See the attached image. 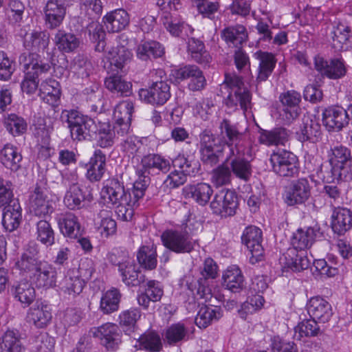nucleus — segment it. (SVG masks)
<instances>
[{"instance_id": "nucleus-49", "label": "nucleus", "mask_w": 352, "mask_h": 352, "mask_svg": "<svg viewBox=\"0 0 352 352\" xmlns=\"http://www.w3.org/2000/svg\"><path fill=\"white\" fill-rule=\"evenodd\" d=\"M221 317L220 309L217 307L203 306L195 317V323L199 328H206Z\"/></svg>"}, {"instance_id": "nucleus-41", "label": "nucleus", "mask_w": 352, "mask_h": 352, "mask_svg": "<svg viewBox=\"0 0 352 352\" xmlns=\"http://www.w3.org/2000/svg\"><path fill=\"white\" fill-rule=\"evenodd\" d=\"M122 282L128 286H138L144 282V276H140L138 269L134 260L130 258L118 269Z\"/></svg>"}, {"instance_id": "nucleus-3", "label": "nucleus", "mask_w": 352, "mask_h": 352, "mask_svg": "<svg viewBox=\"0 0 352 352\" xmlns=\"http://www.w3.org/2000/svg\"><path fill=\"white\" fill-rule=\"evenodd\" d=\"M328 160L331 165V175L322 176L326 182L351 179L352 156L350 149L342 145L333 146L328 152Z\"/></svg>"}, {"instance_id": "nucleus-38", "label": "nucleus", "mask_w": 352, "mask_h": 352, "mask_svg": "<svg viewBox=\"0 0 352 352\" xmlns=\"http://www.w3.org/2000/svg\"><path fill=\"white\" fill-rule=\"evenodd\" d=\"M319 230L317 226L297 230L292 239V249L298 251V250H304L309 248L314 243Z\"/></svg>"}, {"instance_id": "nucleus-18", "label": "nucleus", "mask_w": 352, "mask_h": 352, "mask_svg": "<svg viewBox=\"0 0 352 352\" xmlns=\"http://www.w3.org/2000/svg\"><path fill=\"white\" fill-rule=\"evenodd\" d=\"M29 201L30 211L36 216L44 217L54 210L52 201L48 197L46 190L41 186L35 187Z\"/></svg>"}, {"instance_id": "nucleus-36", "label": "nucleus", "mask_w": 352, "mask_h": 352, "mask_svg": "<svg viewBox=\"0 0 352 352\" xmlns=\"http://www.w3.org/2000/svg\"><path fill=\"white\" fill-rule=\"evenodd\" d=\"M11 293L14 298L23 307H28L36 298V291L32 283L23 280L12 285Z\"/></svg>"}, {"instance_id": "nucleus-37", "label": "nucleus", "mask_w": 352, "mask_h": 352, "mask_svg": "<svg viewBox=\"0 0 352 352\" xmlns=\"http://www.w3.org/2000/svg\"><path fill=\"white\" fill-rule=\"evenodd\" d=\"M164 53L163 45L155 41H141L135 48L136 57L143 61L162 57Z\"/></svg>"}, {"instance_id": "nucleus-12", "label": "nucleus", "mask_w": 352, "mask_h": 352, "mask_svg": "<svg viewBox=\"0 0 352 352\" xmlns=\"http://www.w3.org/2000/svg\"><path fill=\"white\" fill-rule=\"evenodd\" d=\"M101 195L106 201L112 205L120 203L126 204L131 198V194L128 193L125 190L123 184L116 178L107 179L104 183Z\"/></svg>"}, {"instance_id": "nucleus-32", "label": "nucleus", "mask_w": 352, "mask_h": 352, "mask_svg": "<svg viewBox=\"0 0 352 352\" xmlns=\"http://www.w3.org/2000/svg\"><path fill=\"white\" fill-rule=\"evenodd\" d=\"M296 134L298 140L300 142L309 141L316 143L321 138V126L317 121L311 119L309 117H305Z\"/></svg>"}, {"instance_id": "nucleus-47", "label": "nucleus", "mask_w": 352, "mask_h": 352, "mask_svg": "<svg viewBox=\"0 0 352 352\" xmlns=\"http://www.w3.org/2000/svg\"><path fill=\"white\" fill-rule=\"evenodd\" d=\"M54 43L57 48L63 53H70L77 49L80 40L72 33L58 30L54 36Z\"/></svg>"}, {"instance_id": "nucleus-45", "label": "nucleus", "mask_w": 352, "mask_h": 352, "mask_svg": "<svg viewBox=\"0 0 352 352\" xmlns=\"http://www.w3.org/2000/svg\"><path fill=\"white\" fill-rule=\"evenodd\" d=\"M221 37L229 46L238 47L246 41L248 34L243 25H236L224 28Z\"/></svg>"}, {"instance_id": "nucleus-48", "label": "nucleus", "mask_w": 352, "mask_h": 352, "mask_svg": "<svg viewBox=\"0 0 352 352\" xmlns=\"http://www.w3.org/2000/svg\"><path fill=\"white\" fill-rule=\"evenodd\" d=\"M49 36L44 32H32L27 33L24 37L23 45L30 51L45 50L49 44Z\"/></svg>"}, {"instance_id": "nucleus-17", "label": "nucleus", "mask_w": 352, "mask_h": 352, "mask_svg": "<svg viewBox=\"0 0 352 352\" xmlns=\"http://www.w3.org/2000/svg\"><path fill=\"white\" fill-rule=\"evenodd\" d=\"M242 243L247 247L252 254V262L255 258L256 261H260L263 256L264 250L261 245L262 231L256 226L247 227L241 236Z\"/></svg>"}, {"instance_id": "nucleus-63", "label": "nucleus", "mask_w": 352, "mask_h": 352, "mask_svg": "<svg viewBox=\"0 0 352 352\" xmlns=\"http://www.w3.org/2000/svg\"><path fill=\"white\" fill-rule=\"evenodd\" d=\"M96 137L98 145L102 148H106L113 145L115 133L109 123L99 122Z\"/></svg>"}, {"instance_id": "nucleus-60", "label": "nucleus", "mask_w": 352, "mask_h": 352, "mask_svg": "<svg viewBox=\"0 0 352 352\" xmlns=\"http://www.w3.org/2000/svg\"><path fill=\"white\" fill-rule=\"evenodd\" d=\"M276 65L274 57L269 53H262L260 56V63L257 80L265 81L271 75Z\"/></svg>"}, {"instance_id": "nucleus-51", "label": "nucleus", "mask_w": 352, "mask_h": 352, "mask_svg": "<svg viewBox=\"0 0 352 352\" xmlns=\"http://www.w3.org/2000/svg\"><path fill=\"white\" fill-rule=\"evenodd\" d=\"M139 264L146 270H153L157 266V251L153 245H142L137 253Z\"/></svg>"}, {"instance_id": "nucleus-30", "label": "nucleus", "mask_w": 352, "mask_h": 352, "mask_svg": "<svg viewBox=\"0 0 352 352\" xmlns=\"http://www.w3.org/2000/svg\"><path fill=\"white\" fill-rule=\"evenodd\" d=\"M60 95V85L56 80L47 79L41 84L39 96L50 106L56 107L59 104Z\"/></svg>"}, {"instance_id": "nucleus-31", "label": "nucleus", "mask_w": 352, "mask_h": 352, "mask_svg": "<svg viewBox=\"0 0 352 352\" xmlns=\"http://www.w3.org/2000/svg\"><path fill=\"white\" fill-rule=\"evenodd\" d=\"M106 171V156L100 150L96 151L87 164V178L91 182H99Z\"/></svg>"}, {"instance_id": "nucleus-15", "label": "nucleus", "mask_w": 352, "mask_h": 352, "mask_svg": "<svg viewBox=\"0 0 352 352\" xmlns=\"http://www.w3.org/2000/svg\"><path fill=\"white\" fill-rule=\"evenodd\" d=\"M90 332L94 337L98 338L101 344L108 350L116 349L120 342V331L116 324L107 322L92 328Z\"/></svg>"}, {"instance_id": "nucleus-13", "label": "nucleus", "mask_w": 352, "mask_h": 352, "mask_svg": "<svg viewBox=\"0 0 352 352\" xmlns=\"http://www.w3.org/2000/svg\"><path fill=\"white\" fill-rule=\"evenodd\" d=\"M219 129L223 141V145L228 146V153L233 155L234 152L243 150L241 142L243 139V133L239 131L237 125L232 123L228 119H223L220 124Z\"/></svg>"}, {"instance_id": "nucleus-2", "label": "nucleus", "mask_w": 352, "mask_h": 352, "mask_svg": "<svg viewBox=\"0 0 352 352\" xmlns=\"http://www.w3.org/2000/svg\"><path fill=\"white\" fill-rule=\"evenodd\" d=\"M60 119L66 123L72 138L75 141L91 140L96 138L98 124L94 119L76 109H64Z\"/></svg>"}, {"instance_id": "nucleus-6", "label": "nucleus", "mask_w": 352, "mask_h": 352, "mask_svg": "<svg viewBox=\"0 0 352 352\" xmlns=\"http://www.w3.org/2000/svg\"><path fill=\"white\" fill-rule=\"evenodd\" d=\"M272 170L283 177H293L299 173L298 160L292 152L278 150L273 152L270 157Z\"/></svg>"}, {"instance_id": "nucleus-14", "label": "nucleus", "mask_w": 352, "mask_h": 352, "mask_svg": "<svg viewBox=\"0 0 352 352\" xmlns=\"http://www.w3.org/2000/svg\"><path fill=\"white\" fill-rule=\"evenodd\" d=\"M226 162L228 163L231 173L238 179L248 182L250 180L252 174V168L250 162L244 157L243 150L234 152V154L228 153L226 158Z\"/></svg>"}, {"instance_id": "nucleus-26", "label": "nucleus", "mask_w": 352, "mask_h": 352, "mask_svg": "<svg viewBox=\"0 0 352 352\" xmlns=\"http://www.w3.org/2000/svg\"><path fill=\"white\" fill-rule=\"evenodd\" d=\"M345 109L340 107H331L322 113L324 125L330 131H340L347 125Z\"/></svg>"}, {"instance_id": "nucleus-24", "label": "nucleus", "mask_w": 352, "mask_h": 352, "mask_svg": "<svg viewBox=\"0 0 352 352\" xmlns=\"http://www.w3.org/2000/svg\"><path fill=\"white\" fill-rule=\"evenodd\" d=\"M36 53H23L19 56V63L23 65L25 73L38 80L42 74L47 72L50 69L48 63L38 59Z\"/></svg>"}, {"instance_id": "nucleus-10", "label": "nucleus", "mask_w": 352, "mask_h": 352, "mask_svg": "<svg viewBox=\"0 0 352 352\" xmlns=\"http://www.w3.org/2000/svg\"><path fill=\"white\" fill-rule=\"evenodd\" d=\"M311 186L307 178L292 181L285 192V202L289 206L304 204L311 197Z\"/></svg>"}, {"instance_id": "nucleus-21", "label": "nucleus", "mask_w": 352, "mask_h": 352, "mask_svg": "<svg viewBox=\"0 0 352 352\" xmlns=\"http://www.w3.org/2000/svg\"><path fill=\"white\" fill-rule=\"evenodd\" d=\"M73 182L67 190L63 203L69 210H78L83 207L85 201H91L93 197L91 194L85 195L77 183V175H72Z\"/></svg>"}, {"instance_id": "nucleus-62", "label": "nucleus", "mask_w": 352, "mask_h": 352, "mask_svg": "<svg viewBox=\"0 0 352 352\" xmlns=\"http://www.w3.org/2000/svg\"><path fill=\"white\" fill-rule=\"evenodd\" d=\"M36 239L46 246L54 243V232L47 221L41 220L36 224Z\"/></svg>"}, {"instance_id": "nucleus-11", "label": "nucleus", "mask_w": 352, "mask_h": 352, "mask_svg": "<svg viewBox=\"0 0 352 352\" xmlns=\"http://www.w3.org/2000/svg\"><path fill=\"white\" fill-rule=\"evenodd\" d=\"M161 239L167 249L176 253L190 252L194 248L192 239L186 232L168 230L162 233Z\"/></svg>"}, {"instance_id": "nucleus-22", "label": "nucleus", "mask_w": 352, "mask_h": 352, "mask_svg": "<svg viewBox=\"0 0 352 352\" xmlns=\"http://www.w3.org/2000/svg\"><path fill=\"white\" fill-rule=\"evenodd\" d=\"M283 270H291L300 272L309 266V261L304 252H298L296 249H288L279 258Z\"/></svg>"}, {"instance_id": "nucleus-44", "label": "nucleus", "mask_w": 352, "mask_h": 352, "mask_svg": "<svg viewBox=\"0 0 352 352\" xmlns=\"http://www.w3.org/2000/svg\"><path fill=\"white\" fill-rule=\"evenodd\" d=\"M0 160L6 168L16 171L21 167L22 155L16 147L6 144L1 150Z\"/></svg>"}, {"instance_id": "nucleus-35", "label": "nucleus", "mask_w": 352, "mask_h": 352, "mask_svg": "<svg viewBox=\"0 0 352 352\" xmlns=\"http://www.w3.org/2000/svg\"><path fill=\"white\" fill-rule=\"evenodd\" d=\"M103 22L108 32H118L129 25V16L124 10L118 9L107 13L103 17Z\"/></svg>"}, {"instance_id": "nucleus-43", "label": "nucleus", "mask_w": 352, "mask_h": 352, "mask_svg": "<svg viewBox=\"0 0 352 352\" xmlns=\"http://www.w3.org/2000/svg\"><path fill=\"white\" fill-rule=\"evenodd\" d=\"M288 138V131L284 128L279 127L270 131L262 130L260 132L258 141L266 146L285 145Z\"/></svg>"}, {"instance_id": "nucleus-19", "label": "nucleus", "mask_w": 352, "mask_h": 352, "mask_svg": "<svg viewBox=\"0 0 352 352\" xmlns=\"http://www.w3.org/2000/svg\"><path fill=\"white\" fill-rule=\"evenodd\" d=\"M307 313L319 323H328L333 314L331 304L320 296L311 298L307 303Z\"/></svg>"}, {"instance_id": "nucleus-5", "label": "nucleus", "mask_w": 352, "mask_h": 352, "mask_svg": "<svg viewBox=\"0 0 352 352\" xmlns=\"http://www.w3.org/2000/svg\"><path fill=\"white\" fill-rule=\"evenodd\" d=\"M223 85L228 92L225 98V104L228 108L234 110L239 106L241 109L246 111L250 107L251 95L245 87L241 76L234 73L226 74Z\"/></svg>"}, {"instance_id": "nucleus-64", "label": "nucleus", "mask_w": 352, "mask_h": 352, "mask_svg": "<svg viewBox=\"0 0 352 352\" xmlns=\"http://www.w3.org/2000/svg\"><path fill=\"white\" fill-rule=\"evenodd\" d=\"M187 333V330L183 324H173L166 330L165 340L169 344H175L185 340Z\"/></svg>"}, {"instance_id": "nucleus-59", "label": "nucleus", "mask_w": 352, "mask_h": 352, "mask_svg": "<svg viewBox=\"0 0 352 352\" xmlns=\"http://www.w3.org/2000/svg\"><path fill=\"white\" fill-rule=\"evenodd\" d=\"M98 216L100 219L98 223V229L100 234L106 238L114 235L117 231V224L116 221L109 215V211L101 210Z\"/></svg>"}, {"instance_id": "nucleus-57", "label": "nucleus", "mask_w": 352, "mask_h": 352, "mask_svg": "<svg viewBox=\"0 0 352 352\" xmlns=\"http://www.w3.org/2000/svg\"><path fill=\"white\" fill-rule=\"evenodd\" d=\"M174 168L184 173L186 177L198 173L200 165L195 160H189L183 155H178L171 162Z\"/></svg>"}, {"instance_id": "nucleus-56", "label": "nucleus", "mask_w": 352, "mask_h": 352, "mask_svg": "<svg viewBox=\"0 0 352 352\" xmlns=\"http://www.w3.org/2000/svg\"><path fill=\"white\" fill-rule=\"evenodd\" d=\"M104 84L108 90L121 96H128L131 93V83L123 80L120 76H110L106 78Z\"/></svg>"}, {"instance_id": "nucleus-39", "label": "nucleus", "mask_w": 352, "mask_h": 352, "mask_svg": "<svg viewBox=\"0 0 352 352\" xmlns=\"http://www.w3.org/2000/svg\"><path fill=\"white\" fill-rule=\"evenodd\" d=\"M212 192L211 186L206 183L188 185L183 188V195L186 198H192L201 206L208 202Z\"/></svg>"}, {"instance_id": "nucleus-52", "label": "nucleus", "mask_w": 352, "mask_h": 352, "mask_svg": "<svg viewBox=\"0 0 352 352\" xmlns=\"http://www.w3.org/2000/svg\"><path fill=\"white\" fill-rule=\"evenodd\" d=\"M131 57V52L123 45L113 47L109 50L107 54L110 65L116 67L118 70L122 69Z\"/></svg>"}, {"instance_id": "nucleus-1", "label": "nucleus", "mask_w": 352, "mask_h": 352, "mask_svg": "<svg viewBox=\"0 0 352 352\" xmlns=\"http://www.w3.org/2000/svg\"><path fill=\"white\" fill-rule=\"evenodd\" d=\"M16 265L21 273L29 276L38 288L47 289L56 286V268L47 261L38 259L32 253H23Z\"/></svg>"}, {"instance_id": "nucleus-40", "label": "nucleus", "mask_w": 352, "mask_h": 352, "mask_svg": "<svg viewBox=\"0 0 352 352\" xmlns=\"http://www.w3.org/2000/svg\"><path fill=\"white\" fill-rule=\"evenodd\" d=\"M223 286L232 292H240L244 286V277L236 265L229 266L222 276Z\"/></svg>"}, {"instance_id": "nucleus-29", "label": "nucleus", "mask_w": 352, "mask_h": 352, "mask_svg": "<svg viewBox=\"0 0 352 352\" xmlns=\"http://www.w3.org/2000/svg\"><path fill=\"white\" fill-rule=\"evenodd\" d=\"M44 12L46 25L54 29L62 23L65 15V8L58 0H49Z\"/></svg>"}, {"instance_id": "nucleus-55", "label": "nucleus", "mask_w": 352, "mask_h": 352, "mask_svg": "<svg viewBox=\"0 0 352 352\" xmlns=\"http://www.w3.org/2000/svg\"><path fill=\"white\" fill-rule=\"evenodd\" d=\"M19 336L14 331H7L0 339V352H23Z\"/></svg>"}, {"instance_id": "nucleus-27", "label": "nucleus", "mask_w": 352, "mask_h": 352, "mask_svg": "<svg viewBox=\"0 0 352 352\" xmlns=\"http://www.w3.org/2000/svg\"><path fill=\"white\" fill-rule=\"evenodd\" d=\"M60 232L65 236L76 239L80 235V225L78 217L72 212L58 214L56 217Z\"/></svg>"}, {"instance_id": "nucleus-7", "label": "nucleus", "mask_w": 352, "mask_h": 352, "mask_svg": "<svg viewBox=\"0 0 352 352\" xmlns=\"http://www.w3.org/2000/svg\"><path fill=\"white\" fill-rule=\"evenodd\" d=\"M170 76L176 83L189 80L188 88L192 91H201L206 85V80L202 71L195 65H187L173 69Z\"/></svg>"}, {"instance_id": "nucleus-23", "label": "nucleus", "mask_w": 352, "mask_h": 352, "mask_svg": "<svg viewBox=\"0 0 352 352\" xmlns=\"http://www.w3.org/2000/svg\"><path fill=\"white\" fill-rule=\"evenodd\" d=\"M279 100L285 107L282 114L283 119L289 124L299 115L298 104L301 100V96L298 92L291 90L281 94Z\"/></svg>"}, {"instance_id": "nucleus-46", "label": "nucleus", "mask_w": 352, "mask_h": 352, "mask_svg": "<svg viewBox=\"0 0 352 352\" xmlns=\"http://www.w3.org/2000/svg\"><path fill=\"white\" fill-rule=\"evenodd\" d=\"M163 295V290L158 282L149 280L147 283V287L144 292L139 294L137 297L139 305L147 309L151 302L160 301Z\"/></svg>"}, {"instance_id": "nucleus-8", "label": "nucleus", "mask_w": 352, "mask_h": 352, "mask_svg": "<svg viewBox=\"0 0 352 352\" xmlns=\"http://www.w3.org/2000/svg\"><path fill=\"white\" fill-rule=\"evenodd\" d=\"M199 138L201 160L205 164L214 166L222 155L223 146L210 131H204L199 135Z\"/></svg>"}, {"instance_id": "nucleus-4", "label": "nucleus", "mask_w": 352, "mask_h": 352, "mask_svg": "<svg viewBox=\"0 0 352 352\" xmlns=\"http://www.w3.org/2000/svg\"><path fill=\"white\" fill-rule=\"evenodd\" d=\"M94 272L92 261L86 260L80 263L78 270H68L56 286L64 294L75 297L82 292L85 285V280L81 278L82 275L89 279Z\"/></svg>"}, {"instance_id": "nucleus-25", "label": "nucleus", "mask_w": 352, "mask_h": 352, "mask_svg": "<svg viewBox=\"0 0 352 352\" xmlns=\"http://www.w3.org/2000/svg\"><path fill=\"white\" fill-rule=\"evenodd\" d=\"M331 228L340 235L352 228V212L346 208L334 207L331 214Z\"/></svg>"}, {"instance_id": "nucleus-53", "label": "nucleus", "mask_w": 352, "mask_h": 352, "mask_svg": "<svg viewBox=\"0 0 352 352\" xmlns=\"http://www.w3.org/2000/svg\"><path fill=\"white\" fill-rule=\"evenodd\" d=\"M318 323V320L311 318L300 322L294 328V338L300 340L304 337L317 336L321 333Z\"/></svg>"}, {"instance_id": "nucleus-50", "label": "nucleus", "mask_w": 352, "mask_h": 352, "mask_svg": "<svg viewBox=\"0 0 352 352\" xmlns=\"http://www.w3.org/2000/svg\"><path fill=\"white\" fill-rule=\"evenodd\" d=\"M121 299L120 291L116 288L107 290L102 296L100 303V310L105 314L116 311Z\"/></svg>"}, {"instance_id": "nucleus-58", "label": "nucleus", "mask_w": 352, "mask_h": 352, "mask_svg": "<svg viewBox=\"0 0 352 352\" xmlns=\"http://www.w3.org/2000/svg\"><path fill=\"white\" fill-rule=\"evenodd\" d=\"M187 44L188 53L195 62L204 63L209 61L210 57L201 41L192 37L188 38Z\"/></svg>"}, {"instance_id": "nucleus-28", "label": "nucleus", "mask_w": 352, "mask_h": 352, "mask_svg": "<svg viewBox=\"0 0 352 352\" xmlns=\"http://www.w3.org/2000/svg\"><path fill=\"white\" fill-rule=\"evenodd\" d=\"M52 319L51 309L48 305L37 301L28 313V320L38 328L45 327Z\"/></svg>"}, {"instance_id": "nucleus-34", "label": "nucleus", "mask_w": 352, "mask_h": 352, "mask_svg": "<svg viewBox=\"0 0 352 352\" xmlns=\"http://www.w3.org/2000/svg\"><path fill=\"white\" fill-rule=\"evenodd\" d=\"M332 47L336 51H346L349 47L351 30L344 22H338L331 32Z\"/></svg>"}, {"instance_id": "nucleus-9", "label": "nucleus", "mask_w": 352, "mask_h": 352, "mask_svg": "<svg viewBox=\"0 0 352 352\" xmlns=\"http://www.w3.org/2000/svg\"><path fill=\"white\" fill-rule=\"evenodd\" d=\"M237 208L238 199L236 193L225 188L217 192L210 203L213 213L222 217L233 216Z\"/></svg>"}, {"instance_id": "nucleus-61", "label": "nucleus", "mask_w": 352, "mask_h": 352, "mask_svg": "<svg viewBox=\"0 0 352 352\" xmlns=\"http://www.w3.org/2000/svg\"><path fill=\"white\" fill-rule=\"evenodd\" d=\"M5 126L7 131L14 136L21 135L27 130L25 120L16 114H10L5 120Z\"/></svg>"}, {"instance_id": "nucleus-42", "label": "nucleus", "mask_w": 352, "mask_h": 352, "mask_svg": "<svg viewBox=\"0 0 352 352\" xmlns=\"http://www.w3.org/2000/svg\"><path fill=\"white\" fill-rule=\"evenodd\" d=\"M22 219L21 207L17 201L4 207L2 224L8 232H12L20 225Z\"/></svg>"}, {"instance_id": "nucleus-16", "label": "nucleus", "mask_w": 352, "mask_h": 352, "mask_svg": "<svg viewBox=\"0 0 352 352\" xmlns=\"http://www.w3.org/2000/svg\"><path fill=\"white\" fill-rule=\"evenodd\" d=\"M140 98L146 103L163 104L170 98V87L163 80L157 81L148 89H142L139 91Z\"/></svg>"}, {"instance_id": "nucleus-33", "label": "nucleus", "mask_w": 352, "mask_h": 352, "mask_svg": "<svg viewBox=\"0 0 352 352\" xmlns=\"http://www.w3.org/2000/svg\"><path fill=\"white\" fill-rule=\"evenodd\" d=\"M141 166L143 173L152 172L168 173L171 167V163L165 157L158 154H148L144 155L141 160Z\"/></svg>"}, {"instance_id": "nucleus-20", "label": "nucleus", "mask_w": 352, "mask_h": 352, "mask_svg": "<svg viewBox=\"0 0 352 352\" xmlns=\"http://www.w3.org/2000/svg\"><path fill=\"white\" fill-rule=\"evenodd\" d=\"M314 67L322 76H325L330 79L340 78L346 72L342 60L336 58L329 62L319 55L314 58Z\"/></svg>"}, {"instance_id": "nucleus-54", "label": "nucleus", "mask_w": 352, "mask_h": 352, "mask_svg": "<svg viewBox=\"0 0 352 352\" xmlns=\"http://www.w3.org/2000/svg\"><path fill=\"white\" fill-rule=\"evenodd\" d=\"M141 317V311L138 308H131L122 311L119 316V323L123 331L130 334L136 329V323Z\"/></svg>"}]
</instances>
